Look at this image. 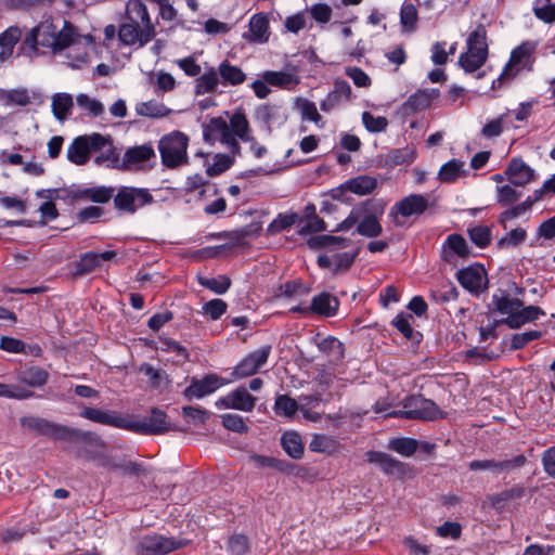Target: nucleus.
Listing matches in <instances>:
<instances>
[{
    "label": "nucleus",
    "mask_w": 555,
    "mask_h": 555,
    "mask_svg": "<svg viewBox=\"0 0 555 555\" xmlns=\"http://www.w3.org/2000/svg\"><path fill=\"white\" fill-rule=\"evenodd\" d=\"M80 35L75 25L68 21L63 22L60 28L51 20L40 22L25 37L24 43L34 52L43 48L53 54L61 53L65 49L78 42Z\"/></svg>",
    "instance_id": "1"
},
{
    "label": "nucleus",
    "mask_w": 555,
    "mask_h": 555,
    "mask_svg": "<svg viewBox=\"0 0 555 555\" xmlns=\"http://www.w3.org/2000/svg\"><path fill=\"white\" fill-rule=\"evenodd\" d=\"M156 36L147 7L141 0H129L125 22L119 26V40L126 46L144 47Z\"/></svg>",
    "instance_id": "2"
},
{
    "label": "nucleus",
    "mask_w": 555,
    "mask_h": 555,
    "mask_svg": "<svg viewBox=\"0 0 555 555\" xmlns=\"http://www.w3.org/2000/svg\"><path fill=\"white\" fill-rule=\"evenodd\" d=\"M20 424L24 429L33 431L39 436H44L53 440L64 441H85L104 447V441L100 436L91 431H81L77 428L51 422L39 416H23Z\"/></svg>",
    "instance_id": "3"
},
{
    "label": "nucleus",
    "mask_w": 555,
    "mask_h": 555,
    "mask_svg": "<svg viewBox=\"0 0 555 555\" xmlns=\"http://www.w3.org/2000/svg\"><path fill=\"white\" fill-rule=\"evenodd\" d=\"M535 51L537 42L534 41H524L517 46L512 51L501 75L492 82V88H502L505 83L512 81L522 69L531 70L535 62Z\"/></svg>",
    "instance_id": "4"
},
{
    "label": "nucleus",
    "mask_w": 555,
    "mask_h": 555,
    "mask_svg": "<svg viewBox=\"0 0 555 555\" xmlns=\"http://www.w3.org/2000/svg\"><path fill=\"white\" fill-rule=\"evenodd\" d=\"M351 244V240L334 236V235H317L309 241V245L313 248H330L328 253L333 254V273L347 271L353 264L358 253H335L337 248H346Z\"/></svg>",
    "instance_id": "5"
},
{
    "label": "nucleus",
    "mask_w": 555,
    "mask_h": 555,
    "mask_svg": "<svg viewBox=\"0 0 555 555\" xmlns=\"http://www.w3.org/2000/svg\"><path fill=\"white\" fill-rule=\"evenodd\" d=\"M188 145L189 138L180 131L163 137L158 144L163 164L167 168H177L186 164Z\"/></svg>",
    "instance_id": "6"
},
{
    "label": "nucleus",
    "mask_w": 555,
    "mask_h": 555,
    "mask_svg": "<svg viewBox=\"0 0 555 555\" xmlns=\"http://www.w3.org/2000/svg\"><path fill=\"white\" fill-rule=\"evenodd\" d=\"M113 199L119 212L133 215L138 209L151 204L153 196L147 189L121 186L114 194Z\"/></svg>",
    "instance_id": "7"
},
{
    "label": "nucleus",
    "mask_w": 555,
    "mask_h": 555,
    "mask_svg": "<svg viewBox=\"0 0 555 555\" xmlns=\"http://www.w3.org/2000/svg\"><path fill=\"white\" fill-rule=\"evenodd\" d=\"M204 141L214 144L220 141L224 144L231 154L240 155L241 145L238 141L230 134L228 129V121L223 117H214L203 126Z\"/></svg>",
    "instance_id": "8"
},
{
    "label": "nucleus",
    "mask_w": 555,
    "mask_h": 555,
    "mask_svg": "<svg viewBox=\"0 0 555 555\" xmlns=\"http://www.w3.org/2000/svg\"><path fill=\"white\" fill-rule=\"evenodd\" d=\"M127 430L139 435H162L176 428L167 421V414L163 410L153 408L151 415L142 421L128 417Z\"/></svg>",
    "instance_id": "9"
},
{
    "label": "nucleus",
    "mask_w": 555,
    "mask_h": 555,
    "mask_svg": "<svg viewBox=\"0 0 555 555\" xmlns=\"http://www.w3.org/2000/svg\"><path fill=\"white\" fill-rule=\"evenodd\" d=\"M366 461L379 466L382 472L390 477L397 479L414 477V468L406 463H403L388 453L380 451H367L365 453Z\"/></svg>",
    "instance_id": "10"
},
{
    "label": "nucleus",
    "mask_w": 555,
    "mask_h": 555,
    "mask_svg": "<svg viewBox=\"0 0 555 555\" xmlns=\"http://www.w3.org/2000/svg\"><path fill=\"white\" fill-rule=\"evenodd\" d=\"M186 543L176 538L160 534H146L141 538L137 546L138 555H167L183 547Z\"/></svg>",
    "instance_id": "11"
},
{
    "label": "nucleus",
    "mask_w": 555,
    "mask_h": 555,
    "mask_svg": "<svg viewBox=\"0 0 555 555\" xmlns=\"http://www.w3.org/2000/svg\"><path fill=\"white\" fill-rule=\"evenodd\" d=\"M429 206L428 197L422 194H411L397 202L389 211V217L397 227L403 224L400 217L409 218L420 216L426 211Z\"/></svg>",
    "instance_id": "12"
},
{
    "label": "nucleus",
    "mask_w": 555,
    "mask_h": 555,
    "mask_svg": "<svg viewBox=\"0 0 555 555\" xmlns=\"http://www.w3.org/2000/svg\"><path fill=\"white\" fill-rule=\"evenodd\" d=\"M402 406L409 410V420L434 421L443 417V413L438 405L421 395L404 398Z\"/></svg>",
    "instance_id": "13"
},
{
    "label": "nucleus",
    "mask_w": 555,
    "mask_h": 555,
    "mask_svg": "<svg viewBox=\"0 0 555 555\" xmlns=\"http://www.w3.org/2000/svg\"><path fill=\"white\" fill-rule=\"evenodd\" d=\"M103 142L104 135L101 133L77 137L67 149V158L75 165H85L90 158V153L95 152Z\"/></svg>",
    "instance_id": "14"
},
{
    "label": "nucleus",
    "mask_w": 555,
    "mask_h": 555,
    "mask_svg": "<svg viewBox=\"0 0 555 555\" xmlns=\"http://www.w3.org/2000/svg\"><path fill=\"white\" fill-rule=\"evenodd\" d=\"M271 345H266L248 353L232 372L233 379L245 378L254 375L262 367L271 353Z\"/></svg>",
    "instance_id": "15"
},
{
    "label": "nucleus",
    "mask_w": 555,
    "mask_h": 555,
    "mask_svg": "<svg viewBox=\"0 0 555 555\" xmlns=\"http://www.w3.org/2000/svg\"><path fill=\"white\" fill-rule=\"evenodd\" d=\"M256 401V397L250 395L245 387L240 386L228 395L220 397L215 404L219 410L233 409L250 412L254 410Z\"/></svg>",
    "instance_id": "16"
},
{
    "label": "nucleus",
    "mask_w": 555,
    "mask_h": 555,
    "mask_svg": "<svg viewBox=\"0 0 555 555\" xmlns=\"http://www.w3.org/2000/svg\"><path fill=\"white\" fill-rule=\"evenodd\" d=\"M116 257V251L106 250L103 253L88 251L80 255L79 259L72 264L70 273L74 278H81L96 270L101 261H111Z\"/></svg>",
    "instance_id": "17"
},
{
    "label": "nucleus",
    "mask_w": 555,
    "mask_h": 555,
    "mask_svg": "<svg viewBox=\"0 0 555 555\" xmlns=\"http://www.w3.org/2000/svg\"><path fill=\"white\" fill-rule=\"evenodd\" d=\"M456 279L463 288L469 293H479L487 288V272L483 266L475 263L461 269L456 273Z\"/></svg>",
    "instance_id": "18"
},
{
    "label": "nucleus",
    "mask_w": 555,
    "mask_h": 555,
    "mask_svg": "<svg viewBox=\"0 0 555 555\" xmlns=\"http://www.w3.org/2000/svg\"><path fill=\"white\" fill-rule=\"evenodd\" d=\"M527 464V457L524 454H518L511 460L495 461V460H474L469 462L468 468L473 472L477 470H492L493 473H508L519 469Z\"/></svg>",
    "instance_id": "19"
},
{
    "label": "nucleus",
    "mask_w": 555,
    "mask_h": 555,
    "mask_svg": "<svg viewBox=\"0 0 555 555\" xmlns=\"http://www.w3.org/2000/svg\"><path fill=\"white\" fill-rule=\"evenodd\" d=\"M228 382L217 374H208L202 379L193 378L191 384L184 389L183 395L188 400L193 398H203L215 392L218 388Z\"/></svg>",
    "instance_id": "20"
},
{
    "label": "nucleus",
    "mask_w": 555,
    "mask_h": 555,
    "mask_svg": "<svg viewBox=\"0 0 555 555\" xmlns=\"http://www.w3.org/2000/svg\"><path fill=\"white\" fill-rule=\"evenodd\" d=\"M80 416L102 425L112 426L120 429L128 428V416H124L116 411H104L98 408L86 406L81 412Z\"/></svg>",
    "instance_id": "21"
},
{
    "label": "nucleus",
    "mask_w": 555,
    "mask_h": 555,
    "mask_svg": "<svg viewBox=\"0 0 555 555\" xmlns=\"http://www.w3.org/2000/svg\"><path fill=\"white\" fill-rule=\"evenodd\" d=\"M438 89H422L411 94L401 106V112L405 116L422 112L430 106L434 100L439 96Z\"/></svg>",
    "instance_id": "22"
},
{
    "label": "nucleus",
    "mask_w": 555,
    "mask_h": 555,
    "mask_svg": "<svg viewBox=\"0 0 555 555\" xmlns=\"http://www.w3.org/2000/svg\"><path fill=\"white\" fill-rule=\"evenodd\" d=\"M352 90L348 81L336 79L334 81V89L321 102L320 107L323 112H331L343 102L350 101Z\"/></svg>",
    "instance_id": "23"
},
{
    "label": "nucleus",
    "mask_w": 555,
    "mask_h": 555,
    "mask_svg": "<svg viewBox=\"0 0 555 555\" xmlns=\"http://www.w3.org/2000/svg\"><path fill=\"white\" fill-rule=\"evenodd\" d=\"M377 186V180L370 176H358L343 183L339 190H333V198H339L341 191H349L357 195L371 194Z\"/></svg>",
    "instance_id": "24"
},
{
    "label": "nucleus",
    "mask_w": 555,
    "mask_h": 555,
    "mask_svg": "<svg viewBox=\"0 0 555 555\" xmlns=\"http://www.w3.org/2000/svg\"><path fill=\"white\" fill-rule=\"evenodd\" d=\"M509 182L516 186L528 184L534 177V170L521 158H513L505 169Z\"/></svg>",
    "instance_id": "25"
},
{
    "label": "nucleus",
    "mask_w": 555,
    "mask_h": 555,
    "mask_svg": "<svg viewBox=\"0 0 555 555\" xmlns=\"http://www.w3.org/2000/svg\"><path fill=\"white\" fill-rule=\"evenodd\" d=\"M543 315H545V312L540 307H525L522 305V307L518 308L515 313H513L511 317H506L501 322L507 325L509 328H519L526 323L533 322Z\"/></svg>",
    "instance_id": "26"
},
{
    "label": "nucleus",
    "mask_w": 555,
    "mask_h": 555,
    "mask_svg": "<svg viewBox=\"0 0 555 555\" xmlns=\"http://www.w3.org/2000/svg\"><path fill=\"white\" fill-rule=\"evenodd\" d=\"M220 85L223 87H236L243 85L247 76L243 69L229 60H223L217 67Z\"/></svg>",
    "instance_id": "27"
},
{
    "label": "nucleus",
    "mask_w": 555,
    "mask_h": 555,
    "mask_svg": "<svg viewBox=\"0 0 555 555\" xmlns=\"http://www.w3.org/2000/svg\"><path fill=\"white\" fill-rule=\"evenodd\" d=\"M249 35L244 38L250 42L264 43L269 40V20L266 13H256L249 20Z\"/></svg>",
    "instance_id": "28"
},
{
    "label": "nucleus",
    "mask_w": 555,
    "mask_h": 555,
    "mask_svg": "<svg viewBox=\"0 0 555 555\" xmlns=\"http://www.w3.org/2000/svg\"><path fill=\"white\" fill-rule=\"evenodd\" d=\"M339 300L330 293L323 292L314 296L309 305L312 314L330 318L337 313Z\"/></svg>",
    "instance_id": "29"
},
{
    "label": "nucleus",
    "mask_w": 555,
    "mask_h": 555,
    "mask_svg": "<svg viewBox=\"0 0 555 555\" xmlns=\"http://www.w3.org/2000/svg\"><path fill=\"white\" fill-rule=\"evenodd\" d=\"M155 156L154 150L150 145H140L130 147L124 154L121 158V170H129L132 168H137L141 164L151 159Z\"/></svg>",
    "instance_id": "30"
},
{
    "label": "nucleus",
    "mask_w": 555,
    "mask_h": 555,
    "mask_svg": "<svg viewBox=\"0 0 555 555\" xmlns=\"http://www.w3.org/2000/svg\"><path fill=\"white\" fill-rule=\"evenodd\" d=\"M256 120L266 125L270 132L274 124H282L285 121L286 116L282 113V106L273 103H264L255 109Z\"/></svg>",
    "instance_id": "31"
},
{
    "label": "nucleus",
    "mask_w": 555,
    "mask_h": 555,
    "mask_svg": "<svg viewBox=\"0 0 555 555\" xmlns=\"http://www.w3.org/2000/svg\"><path fill=\"white\" fill-rule=\"evenodd\" d=\"M95 153L99 155L94 158L98 165L105 164L106 166L115 169H120L121 158L117 147H115L109 138L104 137V142L98 149Z\"/></svg>",
    "instance_id": "32"
},
{
    "label": "nucleus",
    "mask_w": 555,
    "mask_h": 555,
    "mask_svg": "<svg viewBox=\"0 0 555 555\" xmlns=\"http://www.w3.org/2000/svg\"><path fill=\"white\" fill-rule=\"evenodd\" d=\"M17 380L33 388H40L49 380V373L40 366H26L16 374Z\"/></svg>",
    "instance_id": "33"
},
{
    "label": "nucleus",
    "mask_w": 555,
    "mask_h": 555,
    "mask_svg": "<svg viewBox=\"0 0 555 555\" xmlns=\"http://www.w3.org/2000/svg\"><path fill=\"white\" fill-rule=\"evenodd\" d=\"M249 461L253 462L257 468H272L284 474H291L295 468V465L288 461L256 453L249 455Z\"/></svg>",
    "instance_id": "34"
},
{
    "label": "nucleus",
    "mask_w": 555,
    "mask_h": 555,
    "mask_svg": "<svg viewBox=\"0 0 555 555\" xmlns=\"http://www.w3.org/2000/svg\"><path fill=\"white\" fill-rule=\"evenodd\" d=\"M228 129L230 134L236 140L240 139L243 142L248 140L251 129L246 114L242 109L236 111L230 117Z\"/></svg>",
    "instance_id": "35"
},
{
    "label": "nucleus",
    "mask_w": 555,
    "mask_h": 555,
    "mask_svg": "<svg viewBox=\"0 0 555 555\" xmlns=\"http://www.w3.org/2000/svg\"><path fill=\"white\" fill-rule=\"evenodd\" d=\"M340 449L339 441L334 436L314 434L309 443V450L314 453L332 455Z\"/></svg>",
    "instance_id": "36"
},
{
    "label": "nucleus",
    "mask_w": 555,
    "mask_h": 555,
    "mask_svg": "<svg viewBox=\"0 0 555 555\" xmlns=\"http://www.w3.org/2000/svg\"><path fill=\"white\" fill-rule=\"evenodd\" d=\"M492 306L494 311L511 317L518 308L522 307V301L518 298H511L506 292L500 289L499 293L492 295Z\"/></svg>",
    "instance_id": "37"
},
{
    "label": "nucleus",
    "mask_w": 555,
    "mask_h": 555,
    "mask_svg": "<svg viewBox=\"0 0 555 555\" xmlns=\"http://www.w3.org/2000/svg\"><path fill=\"white\" fill-rule=\"evenodd\" d=\"M114 193L115 189L112 186H93L78 190L75 196L80 199L105 204L113 198Z\"/></svg>",
    "instance_id": "38"
},
{
    "label": "nucleus",
    "mask_w": 555,
    "mask_h": 555,
    "mask_svg": "<svg viewBox=\"0 0 555 555\" xmlns=\"http://www.w3.org/2000/svg\"><path fill=\"white\" fill-rule=\"evenodd\" d=\"M220 85L217 67H210L195 79V93L197 95L214 93Z\"/></svg>",
    "instance_id": "39"
},
{
    "label": "nucleus",
    "mask_w": 555,
    "mask_h": 555,
    "mask_svg": "<svg viewBox=\"0 0 555 555\" xmlns=\"http://www.w3.org/2000/svg\"><path fill=\"white\" fill-rule=\"evenodd\" d=\"M57 0H4V8L10 11L33 12L51 8Z\"/></svg>",
    "instance_id": "40"
},
{
    "label": "nucleus",
    "mask_w": 555,
    "mask_h": 555,
    "mask_svg": "<svg viewBox=\"0 0 555 555\" xmlns=\"http://www.w3.org/2000/svg\"><path fill=\"white\" fill-rule=\"evenodd\" d=\"M281 446L288 456L299 460L304 455V442L296 431H286L282 435Z\"/></svg>",
    "instance_id": "41"
},
{
    "label": "nucleus",
    "mask_w": 555,
    "mask_h": 555,
    "mask_svg": "<svg viewBox=\"0 0 555 555\" xmlns=\"http://www.w3.org/2000/svg\"><path fill=\"white\" fill-rule=\"evenodd\" d=\"M22 30L18 26H10L0 34V55L7 60L13 54L16 43L21 40Z\"/></svg>",
    "instance_id": "42"
},
{
    "label": "nucleus",
    "mask_w": 555,
    "mask_h": 555,
    "mask_svg": "<svg viewBox=\"0 0 555 555\" xmlns=\"http://www.w3.org/2000/svg\"><path fill=\"white\" fill-rule=\"evenodd\" d=\"M464 165L465 163L463 160L456 158L449 160L441 166L438 172V179L446 183L454 182L457 178L466 175Z\"/></svg>",
    "instance_id": "43"
},
{
    "label": "nucleus",
    "mask_w": 555,
    "mask_h": 555,
    "mask_svg": "<svg viewBox=\"0 0 555 555\" xmlns=\"http://www.w3.org/2000/svg\"><path fill=\"white\" fill-rule=\"evenodd\" d=\"M382 232L383 227L375 214L365 215L357 225V233L365 237H377Z\"/></svg>",
    "instance_id": "44"
},
{
    "label": "nucleus",
    "mask_w": 555,
    "mask_h": 555,
    "mask_svg": "<svg viewBox=\"0 0 555 555\" xmlns=\"http://www.w3.org/2000/svg\"><path fill=\"white\" fill-rule=\"evenodd\" d=\"M319 350L335 361H340L345 357L344 344L336 337L327 336L317 344Z\"/></svg>",
    "instance_id": "45"
},
{
    "label": "nucleus",
    "mask_w": 555,
    "mask_h": 555,
    "mask_svg": "<svg viewBox=\"0 0 555 555\" xmlns=\"http://www.w3.org/2000/svg\"><path fill=\"white\" fill-rule=\"evenodd\" d=\"M412 321L413 317L411 314L401 312L396 315V318L391 321V324L402 334L405 339L420 341L422 334L413 330Z\"/></svg>",
    "instance_id": "46"
},
{
    "label": "nucleus",
    "mask_w": 555,
    "mask_h": 555,
    "mask_svg": "<svg viewBox=\"0 0 555 555\" xmlns=\"http://www.w3.org/2000/svg\"><path fill=\"white\" fill-rule=\"evenodd\" d=\"M467 50L488 54L487 29L485 25L478 24L468 35L466 40Z\"/></svg>",
    "instance_id": "47"
},
{
    "label": "nucleus",
    "mask_w": 555,
    "mask_h": 555,
    "mask_svg": "<svg viewBox=\"0 0 555 555\" xmlns=\"http://www.w3.org/2000/svg\"><path fill=\"white\" fill-rule=\"evenodd\" d=\"M487 59L486 53L467 50L460 55L459 64L466 73H474L486 63Z\"/></svg>",
    "instance_id": "48"
},
{
    "label": "nucleus",
    "mask_w": 555,
    "mask_h": 555,
    "mask_svg": "<svg viewBox=\"0 0 555 555\" xmlns=\"http://www.w3.org/2000/svg\"><path fill=\"white\" fill-rule=\"evenodd\" d=\"M418 11L413 3L404 2L400 9V24L405 33H413L417 28Z\"/></svg>",
    "instance_id": "49"
},
{
    "label": "nucleus",
    "mask_w": 555,
    "mask_h": 555,
    "mask_svg": "<svg viewBox=\"0 0 555 555\" xmlns=\"http://www.w3.org/2000/svg\"><path fill=\"white\" fill-rule=\"evenodd\" d=\"M273 411L278 416L292 418L300 409L299 403L288 395H279L275 398Z\"/></svg>",
    "instance_id": "50"
},
{
    "label": "nucleus",
    "mask_w": 555,
    "mask_h": 555,
    "mask_svg": "<svg viewBox=\"0 0 555 555\" xmlns=\"http://www.w3.org/2000/svg\"><path fill=\"white\" fill-rule=\"evenodd\" d=\"M298 221H301V219L297 212L279 214L268 225L267 233L270 235L281 233L292 228Z\"/></svg>",
    "instance_id": "51"
},
{
    "label": "nucleus",
    "mask_w": 555,
    "mask_h": 555,
    "mask_svg": "<svg viewBox=\"0 0 555 555\" xmlns=\"http://www.w3.org/2000/svg\"><path fill=\"white\" fill-rule=\"evenodd\" d=\"M269 86L286 89L291 85L297 83L294 75L286 72L266 70L260 74Z\"/></svg>",
    "instance_id": "52"
},
{
    "label": "nucleus",
    "mask_w": 555,
    "mask_h": 555,
    "mask_svg": "<svg viewBox=\"0 0 555 555\" xmlns=\"http://www.w3.org/2000/svg\"><path fill=\"white\" fill-rule=\"evenodd\" d=\"M73 98L67 93H60L53 96L52 112L56 119L65 120L73 107Z\"/></svg>",
    "instance_id": "53"
},
{
    "label": "nucleus",
    "mask_w": 555,
    "mask_h": 555,
    "mask_svg": "<svg viewBox=\"0 0 555 555\" xmlns=\"http://www.w3.org/2000/svg\"><path fill=\"white\" fill-rule=\"evenodd\" d=\"M532 11L540 21L547 24L555 23V1L534 0Z\"/></svg>",
    "instance_id": "54"
},
{
    "label": "nucleus",
    "mask_w": 555,
    "mask_h": 555,
    "mask_svg": "<svg viewBox=\"0 0 555 555\" xmlns=\"http://www.w3.org/2000/svg\"><path fill=\"white\" fill-rule=\"evenodd\" d=\"M388 448L400 455L409 457L416 452L418 441L408 437L393 438L389 441Z\"/></svg>",
    "instance_id": "55"
},
{
    "label": "nucleus",
    "mask_w": 555,
    "mask_h": 555,
    "mask_svg": "<svg viewBox=\"0 0 555 555\" xmlns=\"http://www.w3.org/2000/svg\"><path fill=\"white\" fill-rule=\"evenodd\" d=\"M135 112L140 116L159 118L167 116L170 109L167 108L164 104L154 101H149L138 103L135 106Z\"/></svg>",
    "instance_id": "56"
},
{
    "label": "nucleus",
    "mask_w": 555,
    "mask_h": 555,
    "mask_svg": "<svg viewBox=\"0 0 555 555\" xmlns=\"http://www.w3.org/2000/svg\"><path fill=\"white\" fill-rule=\"evenodd\" d=\"M416 157V152L413 147L405 146L395 149L387 155V164L389 166H399L403 164H411Z\"/></svg>",
    "instance_id": "57"
},
{
    "label": "nucleus",
    "mask_w": 555,
    "mask_h": 555,
    "mask_svg": "<svg viewBox=\"0 0 555 555\" xmlns=\"http://www.w3.org/2000/svg\"><path fill=\"white\" fill-rule=\"evenodd\" d=\"M198 283L215 294L222 295L230 288L231 279L227 275H218L216 278H198Z\"/></svg>",
    "instance_id": "58"
},
{
    "label": "nucleus",
    "mask_w": 555,
    "mask_h": 555,
    "mask_svg": "<svg viewBox=\"0 0 555 555\" xmlns=\"http://www.w3.org/2000/svg\"><path fill=\"white\" fill-rule=\"evenodd\" d=\"M76 103L82 111L93 117H98L104 112V105L99 100L90 98L85 93H80L76 96Z\"/></svg>",
    "instance_id": "59"
},
{
    "label": "nucleus",
    "mask_w": 555,
    "mask_h": 555,
    "mask_svg": "<svg viewBox=\"0 0 555 555\" xmlns=\"http://www.w3.org/2000/svg\"><path fill=\"white\" fill-rule=\"evenodd\" d=\"M459 291L456 286L451 282L442 283L438 289L431 292V298L437 304L453 301L456 300Z\"/></svg>",
    "instance_id": "60"
},
{
    "label": "nucleus",
    "mask_w": 555,
    "mask_h": 555,
    "mask_svg": "<svg viewBox=\"0 0 555 555\" xmlns=\"http://www.w3.org/2000/svg\"><path fill=\"white\" fill-rule=\"evenodd\" d=\"M141 372L150 378L151 386L155 389L166 388L169 384L168 376L165 372L154 369L151 364L144 363Z\"/></svg>",
    "instance_id": "61"
},
{
    "label": "nucleus",
    "mask_w": 555,
    "mask_h": 555,
    "mask_svg": "<svg viewBox=\"0 0 555 555\" xmlns=\"http://www.w3.org/2000/svg\"><path fill=\"white\" fill-rule=\"evenodd\" d=\"M472 242L479 248L487 247L491 242V230L488 225L479 224L468 230Z\"/></svg>",
    "instance_id": "62"
},
{
    "label": "nucleus",
    "mask_w": 555,
    "mask_h": 555,
    "mask_svg": "<svg viewBox=\"0 0 555 555\" xmlns=\"http://www.w3.org/2000/svg\"><path fill=\"white\" fill-rule=\"evenodd\" d=\"M527 237V232L522 228H516L500 238L496 243L499 248H511L521 245Z\"/></svg>",
    "instance_id": "63"
},
{
    "label": "nucleus",
    "mask_w": 555,
    "mask_h": 555,
    "mask_svg": "<svg viewBox=\"0 0 555 555\" xmlns=\"http://www.w3.org/2000/svg\"><path fill=\"white\" fill-rule=\"evenodd\" d=\"M233 165V159L227 154H216L214 163L206 169L209 177H216L227 171Z\"/></svg>",
    "instance_id": "64"
}]
</instances>
